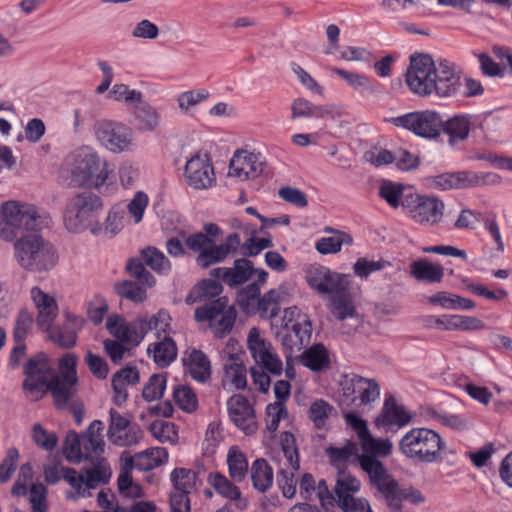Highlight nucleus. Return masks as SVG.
I'll use <instances>...</instances> for the list:
<instances>
[{
  "label": "nucleus",
  "instance_id": "f257e3e1",
  "mask_svg": "<svg viewBox=\"0 0 512 512\" xmlns=\"http://www.w3.org/2000/svg\"><path fill=\"white\" fill-rule=\"evenodd\" d=\"M0 238L13 241L14 258L17 264L29 272H47L58 262V252L53 244L36 233L49 221L47 215L38 214L34 205L7 201L0 209Z\"/></svg>",
  "mask_w": 512,
  "mask_h": 512
},
{
  "label": "nucleus",
  "instance_id": "f03ea898",
  "mask_svg": "<svg viewBox=\"0 0 512 512\" xmlns=\"http://www.w3.org/2000/svg\"><path fill=\"white\" fill-rule=\"evenodd\" d=\"M405 77L411 92L420 97H453L462 87V71L455 63L447 59L434 61L426 53L410 56Z\"/></svg>",
  "mask_w": 512,
  "mask_h": 512
},
{
  "label": "nucleus",
  "instance_id": "7ed1b4c3",
  "mask_svg": "<svg viewBox=\"0 0 512 512\" xmlns=\"http://www.w3.org/2000/svg\"><path fill=\"white\" fill-rule=\"evenodd\" d=\"M102 199L91 191H83L69 199L64 211V225L69 232L81 233L89 230L98 235L101 230L100 215L103 212Z\"/></svg>",
  "mask_w": 512,
  "mask_h": 512
},
{
  "label": "nucleus",
  "instance_id": "20e7f679",
  "mask_svg": "<svg viewBox=\"0 0 512 512\" xmlns=\"http://www.w3.org/2000/svg\"><path fill=\"white\" fill-rule=\"evenodd\" d=\"M31 298L38 310L37 326L48 333L49 339L63 349H70L76 345L78 332L67 325L52 327L58 315V305L53 297L35 286L31 289Z\"/></svg>",
  "mask_w": 512,
  "mask_h": 512
},
{
  "label": "nucleus",
  "instance_id": "39448f33",
  "mask_svg": "<svg viewBox=\"0 0 512 512\" xmlns=\"http://www.w3.org/2000/svg\"><path fill=\"white\" fill-rule=\"evenodd\" d=\"M398 448L409 460L431 464L441 461V451L445 448V442L432 429L412 428L399 440Z\"/></svg>",
  "mask_w": 512,
  "mask_h": 512
},
{
  "label": "nucleus",
  "instance_id": "423d86ee",
  "mask_svg": "<svg viewBox=\"0 0 512 512\" xmlns=\"http://www.w3.org/2000/svg\"><path fill=\"white\" fill-rule=\"evenodd\" d=\"M108 163L89 147H82L73 155L71 183L76 187L99 190L109 179Z\"/></svg>",
  "mask_w": 512,
  "mask_h": 512
},
{
  "label": "nucleus",
  "instance_id": "0eeeda50",
  "mask_svg": "<svg viewBox=\"0 0 512 512\" xmlns=\"http://www.w3.org/2000/svg\"><path fill=\"white\" fill-rule=\"evenodd\" d=\"M426 182L431 188L447 191L498 185L501 177L494 172L456 171L429 176Z\"/></svg>",
  "mask_w": 512,
  "mask_h": 512
},
{
  "label": "nucleus",
  "instance_id": "6e6552de",
  "mask_svg": "<svg viewBox=\"0 0 512 512\" xmlns=\"http://www.w3.org/2000/svg\"><path fill=\"white\" fill-rule=\"evenodd\" d=\"M195 320L198 322H209L215 337L223 339L231 333L237 311L234 306H228L226 297H218L195 309Z\"/></svg>",
  "mask_w": 512,
  "mask_h": 512
},
{
  "label": "nucleus",
  "instance_id": "1a4fd4ad",
  "mask_svg": "<svg viewBox=\"0 0 512 512\" xmlns=\"http://www.w3.org/2000/svg\"><path fill=\"white\" fill-rule=\"evenodd\" d=\"M389 122L425 139H437L443 129V118L435 110L409 112L393 117L389 119Z\"/></svg>",
  "mask_w": 512,
  "mask_h": 512
},
{
  "label": "nucleus",
  "instance_id": "9d476101",
  "mask_svg": "<svg viewBox=\"0 0 512 512\" xmlns=\"http://www.w3.org/2000/svg\"><path fill=\"white\" fill-rule=\"evenodd\" d=\"M402 207L415 222L434 226L442 220L445 205L437 197L409 192L402 200Z\"/></svg>",
  "mask_w": 512,
  "mask_h": 512
},
{
  "label": "nucleus",
  "instance_id": "9b49d317",
  "mask_svg": "<svg viewBox=\"0 0 512 512\" xmlns=\"http://www.w3.org/2000/svg\"><path fill=\"white\" fill-rule=\"evenodd\" d=\"M306 281L309 287L319 295H334L350 288V275L332 271L320 264L311 265L306 271Z\"/></svg>",
  "mask_w": 512,
  "mask_h": 512
},
{
  "label": "nucleus",
  "instance_id": "f8f14e48",
  "mask_svg": "<svg viewBox=\"0 0 512 512\" xmlns=\"http://www.w3.org/2000/svg\"><path fill=\"white\" fill-rule=\"evenodd\" d=\"M95 135L100 144L113 153L128 151L134 140L130 127L111 120L97 122Z\"/></svg>",
  "mask_w": 512,
  "mask_h": 512
},
{
  "label": "nucleus",
  "instance_id": "ddd939ff",
  "mask_svg": "<svg viewBox=\"0 0 512 512\" xmlns=\"http://www.w3.org/2000/svg\"><path fill=\"white\" fill-rule=\"evenodd\" d=\"M106 328L116 339L136 347L142 342L145 335L151 331V322L145 316L127 323L122 316L112 314L107 318Z\"/></svg>",
  "mask_w": 512,
  "mask_h": 512
},
{
  "label": "nucleus",
  "instance_id": "4468645a",
  "mask_svg": "<svg viewBox=\"0 0 512 512\" xmlns=\"http://www.w3.org/2000/svg\"><path fill=\"white\" fill-rule=\"evenodd\" d=\"M109 418L107 437L113 445L131 447L142 440L144 432L137 423H131L114 408H110Z\"/></svg>",
  "mask_w": 512,
  "mask_h": 512
},
{
  "label": "nucleus",
  "instance_id": "2eb2a0df",
  "mask_svg": "<svg viewBox=\"0 0 512 512\" xmlns=\"http://www.w3.org/2000/svg\"><path fill=\"white\" fill-rule=\"evenodd\" d=\"M184 175L188 185L196 190L212 187L215 182L214 168L207 153L198 152L185 165Z\"/></svg>",
  "mask_w": 512,
  "mask_h": 512
},
{
  "label": "nucleus",
  "instance_id": "dca6fc26",
  "mask_svg": "<svg viewBox=\"0 0 512 512\" xmlns=\"http://www.w3.org/2000/svg\"><path fill=\"white\" fill-rule=\"evenodd\" d=\"M26 379L23 388L31 393L42 394L45 392L47 380L53 375V368L49 358L43 352L31 357L24 365Z\"/></svg>",
  "mask_w": 512,
  "mask_h": 512
},
{
  "label": "nucleus",
  "instance_id": "f3484780",
  "mask_svg": "<svg viewBox=\"0 0 512 512\" xmlns=\"http://www.w3.org/2000/svg\"><path fill=\"white\" fill-rule=\"evenodd\" d=\"M227 411L233 424L246 435L257 430L255 410L246 396L234 394L227 400Z\"/></svg>",
  "mask_w": 512,
  "mask_h": 512
},
{
  "label": "nucleus",
  "instance_id": "a211bd4d",
  "mask_svg": "<svg viewBox=\"0 0 512 512\" xmlns=\"http://www.w3.org/2000/svg\"><path fill=\"white\" fill-rule=\"evenodd\" d=\"M183 239L186 251L196 254L197 266L206 269L214 265V240L203 232L187 233L184 230L179 232Z\"/></svg>",
  "mask_w": 512,
  "mask_h": 512
},
{
  "label": "nucleus",
  "instance_id": "6ab92c4d",
  "mask_svg": "<svg viewBox=\"0 0 512 512\" xmlns=\"http://www.w3.org/2000/svg\"><path fill=\"white\" fill-rule=\"evenodd\" d=\"M474 128H483L482 121L476 115L456 114L446 120L443 119L442 132L448 136L450 146L465 141Z\"/></svg>",
  "mask_w": 512,
  "mask_h": 512
},
{
  "label": "nucleus",
  "instance_id": "aec40b11",
  "mask_svg": "<svg viewBox=\"0 0 512 512\" xmlns=\"http://www.w3.org/2000/svg\"><path fill=\"white\" fill-rule=\"evenodd\" d=\"M265 165L258 155L237 151L230 161L228 175L241 180L253 179L263 173Z\"/></svg>",
  "mask_w": 512,
  "mask_h": 512
},
{
  "label": "nucleus",
  "instance_id": "412c9836",
  "mask_svg": "<svg viewBox=\"0 0 512 512\" xmlns=\"http://www.w3.org/2000/svg\"><path fill=\"white\" fill-rule=\"evenodd\" d=\"M78 382L79 380L51 375L46 382L45 392L51 393L57 409H66L74 401L78 391Z\"/></svg>",
  "mask_w": 512,
  "mask_h": 512
},
{
  "label": "nucleus",
  "instance_id": "4be33fe9",
  "mask_svg": "<svg viewBox=\"0 0 512 512\" xmlns=\"http://www.w3.org/2000/svg\"><path fill=\"white\" fill-rule=\"evenodd\" d=\"M358 459L361 468L369 475L371 484L379 493H390L395 486L394 478L388 474L383 463L374 455H360Z\"/></svg>",
  "mask_w": 512,
  "mask_h": 512
},
{
  "label": "nucleus",
  "instance_id": "5701e85b",
  "mask_svg": "<svg viewBox=\"0 0 512 512\" xmlns=\"http://www.w3.org/2000/svg\"><path fill=\"white\" fill-rule=\"evenodd\" d=\"M331 71L344 79L347 85L364 99H370L380 93V84L364 74L353 73L338 67H332Z\"/></svg>",
  "mask_w": 512,
  "mask_h": 512
},
{
  "label": "nucleus",
  "instance_id": "b1692460",
  "mask_svg": "<svg viewBox=\"0 0 512 512\" xmlns=\"http://www.w3.org/2000/svg\"><path fill=\"white\" fill-rule=\"evenodd\" d=\"M412 417L402 405H398L393 396L385 399L380 415L376 418L377 427H388L397 425L403 427L409 424Z\"/></svg>",
  "mask_w": 512,
  "mask_h": 512
},
{
  "label": "nucleus",
  "instance_id": "393cba45",
  "mask_svg": "<svg viewBox=\"0 0 512 512\" xmlns=\"http://www.w3.org/2000/svg\"><path fill=\"white\" fill-rule=\"evenodd\" d=\"M394 483L395 486L392 488L390 493H382V496L384 497L390 510L395 512H402V502L404 500L414 505H419L425 502L424 495L418 489L412 486L401 488L396 479H394Z\"/></svg>",
  "mask_w": 512,
  "mask_h": 512
},
{
  "label": "nucleus",
  "instance_id": "a878e982",
  "mask_svg": "<svg viewBox=\"0 0 512 512\" xmlns=\"http://www.w3.org/2000/svg\"><path fill=\"white\" fill-rule=\"evenodd\" d=\"M188 366V373L191 378L199 383H206L210 380L212 369L208 356L200 349L193 348L187 359H183Z\"/></svg>",
  "mask_w": 512,
  "mask_h": 512
},
{
  "label": "nucleus",
  "instance_id": "bb28decb",
  "mask_svg": "<svg viewBox=\"0 0 512 512\" xmlns=\"http://www.w3.org/2000/svg\"><path fill=\"white\" fill-rule=\"evenodd\" d=\"M410 275L419 282L440 283L444 277V268L432 263L428 258H420L410 263Z\"/></svg>",
  "mask_w": 512,
  "mask_h": 512
},
{
  "label": "nucleus",
  "instance_id": "cd10ccee",
  "mask_svg": "<svg viewBox=\"0 0 512 512\" xmlns=\"http://www.w3.org/2000/svg\"><path fill=\"white\" fill-rule=\"evenodd\" d=\"M306 322V325L303 327L290 328L289 330L283 329L279 333L281 344L286 350L285 354L292 356L294 349L300 351L309 343L312 335V324L311 321Z\"/></svg>",
  "mask_w": 512,
  "mask_h": 512
},
{
  "label": "nucleus",
  "instance_id": "c85d7f7f",
  "mask_svg": "<svg viewBox=\"0 0 512 512\" xmlns=\"http://www.w3.org/2000/svg\"><path fill=\"white\" fill-rule=\"evenodd\" d=\"M208 482L216 492L224 498L237 500V508L245 509L247 507L248 501L241 498L240 489L224 475L218 472L210 473L208 476Z\"/></svg>",
  "mask_w": 512,
  "mask_h": 512
},
{
  "label": "nucleus",
  "instance_id": "c756f323",
  "mask_svg": "<svg viewBox=\"0 0 512 512\" xmlns=\"http://www.w3.org/2000/svg\"><path fill=\"white\" fill-rule=\"evenodd\" d=\"M104 424L101 420H94L81 435L84 453L88 455H101L104 452L105 442L102 432Z\"/></svg>",
  "mask_w": 512,
  "mask_h": 512
},
{
  "label": "nucleus",
  "instance_id": "7c9ffc66",
  "mask_svg": "<svg viewBox=\"0 0 512 512\" xmlns=\"http://www.w3.org/2000/svg\"><path fill=\"white\" fill-rule=\"evenodd\" d=\"M147 353H153V360L160 368L168 367L177 357V346L171 337L150 344Z\"/></svg>",
  "mask_w": 512,
  "mask_h": 512
},
{
  "label": "nucleus",
  "instance_id": "2f4dec72",
  "mask_svg": "<svg viewBox=\"0 0 512 512\" xmlns=\"http://www.w3.org/2000/svg\"><path fill=\"white\" fill-rule=\"evenodd\" d=\"M135 128L142 132L154 131L160 122L159 114L149 103H140L133 108Z\"/></svg>",
  "mask_w": 512,
  "mask_h": 512
},
{
  "label": "nucleus",
  "instance_id": "473e14b6",
  "mask_svg": "<svg viewBox=\"0 0 512 512\" xmlns=\"http://www.w3.org/2000/svg\"><path fill=\"white\" fill-rule=\"evenodd\" d=\"M300 361L313 372H320L330 365L328 350L321 343L314 344L306 349L301 355Z\"/></svg>",
  "mask_w": 512,
  "mask_h": 512
},
{
  "label": "nucleus",
  "instance_id": "72a5a7b5",
  "mask_svg": "<svg viewBox=\"0 0 512 512\" xmlns=\"http://www.w3.org/2000/svg\"><path fill=\"white\" fill-rule=\"evenodd\" d=\"M223 291L221 283L213 279H204L195 285L185 298L187 305H192L202 300L218 297Z\"/></svg>",
  "mask_w": 512,
  "mask_h": 512
},
{
  "label": "nucleus",
  "instance_id": "f704fd0d",
  "mask_svg": "<svg viewBox=\"0 0 512 512\" xmlns=\"http://www.w3.org/2000/svg\"><path fill=\"white\" fill-rule=\"evenodd\" d=\"M330 306L332 314L340 321L357 316L350 288L331 297Z\"/></svg>",
  "mask_w": 512,
  "mask_h": 512
},
{
  "label": "nucleus",
  "instance_id": "c9c22d12",
  "mask_svg": "<svg viewBox=\"0 0 512 512\" xmlns=\"http://www.w3.org/2000/svg\"><path fill=\"white\" fill-rule=\"evenodd\" d=\"M251 480L253 487L260 491H267L273 484V469L268 462L259 458L251 466Z\"/></svg>",
  "mask_w": 512,
  "mask_h": 512
},
{
  "label": "nucleus",
  "instance_id": "e433bc0d",
  "mask_svg": "<svg viewBox=\"0 0 512 512\" xmlns=\"http://www.w3.org/2000/svg\"><path fill=\"white\" fill-rule=\"evenodd\" d=\"M331 114V109L326 105H314L304 98H297L291 105V117L296 118H323Z\"/></svg>",
  "mask_w": 512,
  "mask_h": 512
},
{
  "label": "nucleus",
  "instance_id": "4c0bfd02",
  "mask_svg": "<svg viewBox=\"0 0 512 512\" xmlns=\"http://www.w3.org/2000/svg\"><path fill=\"white\" fill-rule=\"evenodd\" d=\"M225 378L238 390L247 387L246 367L236 354H229L224 364Z\"/></svg>",
  "mask_w": 512,
  "mask_h": 512
},
{
  "label": "nucleus",
  "instance_id": "58836bf2",
  "mask_svg": "<svg viewBox=\"0 0 512 512\" xmlns=\"http://www.w3.org/2000/svg\"><path fill=\"white\" fill-rule=\"evenodd\" d=\"M254 273L253 263L246 259L240 258L234 261L231 268H227L225 283L230 287H235L245 283Z\"/></svg>",
  "mask_w": 512,
  "mask_h": 512
},
{
  "label": "nucleus",
  "instance_id": "ea45409f",
  "mask_svg": "<svg viewBox=\"0 0 512 512\" xmlns=\"http://www.w3.org/2000/svg\"><path fill=\"white\" fill-rule=\"evenodd\" d=\"M174 490L191 494L197 489L198 473L187 468H175L170 474Z\"/></svg>",
  "mask_w": 512,
  "mask_h": 512
},
{
  "label": "nucleus",
  "instance_id": "a19ab883",
  "mask_svg": "<svg viewBox=\"0 0 512 512\" xmlns=\"http://www.w3.org/2000/svg\"><path fill=\"white\" fill-rule=\"evenodd\" d=\"M63 451L66 459L70 462L80 463L83 460L93 462V457L84 453L81 435L70 431L65 438Z\"/></svg>",
  "mask_w": 512,
  "mask_h": 512
},
{
  "label": "nucleus",
  "instance_id": "79ce46f5",
  "mask_svg": "<svg viewBox=\"0 0 512 512\" xmlns=\"http://www.w3.org/2000/svg\"><path fill=\"white\" fill-rule=\"evenodd\" d=\"M229 476L236 482H242L248 473V461L237 446H232L227 455Z\"/></svg>",
  "mask_w": 512,
  "mask_h": 512
},
{
  "label": "nucleus",
  "instance_id": "37998d69",
  "mask_svg": "<svg viewBox=\"0 0 512 512\" xmlns=\"http://www.w3.org/2000/svg\"><path fill=\"white\" fill-rule=\"evenodd\" d=\"M144 263L158 274L167 275L172 268L170 260L162 251L153 246H148L141 251Z\"/></svg>",
  "mask_w": 512,
  "mask_h": 512
},
{
  "label": "nucleus",
  "instance_id": "c03bdc74",
  "mask_svg": "<svg viewBox=\"0 0 512 512\" xmlns=\"http://www.w3.org/2000/svg\"><path fill=\"white\" fill-rule=\"evenodd\" d=\"M335 408L323 399H317L311 403L308 417L317 430H328L327 421Z\"/></svg>",
  "mask_w": 512,
  "mask_h": 512
},
{
  "label": "nucleus",
  "instance_id": "a18cd8bd",
  "mask_svg": "<svg viewBox=\"0 0 512 512\" xmlns=\"http://www.w3.org/2000/svg\"><path fill=\"white\" fill-rule=\"evenodd\" d=\"M352 237L344 232H336L332 236L322 237L316 243V250L323 255L337 253L342 245L352 244Z\"/></svg>",
  "mask_w": 512,
  "mask_h": 512
},
{
  "label": "nucleus",
  "instance_id": "49530a36",
  "mask_svg": "<svg viewBox=\"0 0 512 512\" xmlns=\"http://www.w3.org/2000/svg\"><path fill=\"white\" fill-rule=\"evenodd\" d=\"M407 194L403 184L390 180H382L379 187V196L393 208L402 206V200Z\"/></svg>",
  "mask_w": 512,
  "mask_h": 512
},
{
  "label": "nucleus",
  "instance_id": "de8ad7c7",
  "mask_svg": "<svg viewBox=\"0 0 512 512\" xmlns=\"http://www.w3.org/2000/svg\"><path fill=\"white\" fill-rule=\"evenodd\" d=\"M173 399L176 405L187 413H192L197 409V396L194 390L188 386H176L173 390Z\"/></svg>",
  "mask_w": 512,
  "mask_h": 512
},
{
  "label": "nucleus",
  "instance_id": "09e8293b",
  "mask_svg": "<svg viewBox=\"0 0 512 512\" xmlns=\"http://www.w3.org/2000/svg\"><path fill=\"white\" fill-rule=\"evenodd\" d=\"M167 379L163 374H153L148 379L142 390V397L147 402L163 397L166 390Z\"/></svg>",
  "mask_w": 512,
  "mask_h": 512
},
{
  "label": "nucleus",
  "instance_id": "8fccbe9b",
  "mask_svg": "<svg viewBox=\"0 0 512 512\" xmlns=\"http://www.w3.org/2000/svg\"><path fill=\"white\" fill-rule=\"evenodd\" d=\"M84 484L87 489H95L99 483L106 484L111 477V471L104 459L98 460L94 468L86 471Z\"/></svg>",
  "mask_w": 512,
  "mask_h": 512
},
{
  "label": "nucleus",
  "instance_id": "3c124183",
  "mask_svg": "<svg viewBox=\"0 0 512 512\" xmlns=\"http://www.w3.org/2000/svg\"><path fill=\"white\" fill-rule=\"evenodd\" d=\"M114 289L121 297L129 299L135 303H141L146 298V290L131 280L115 283Z\"/></svg>",
  "mask_w": 512,
  "mask_h": 512
},
{
  "label": "nucleus",
  "instance_id": "603ef678",
  "mask_svg": "<svg viewBox=\"0 0 512 512\" xmlns=\"http://www.w3.org/2000/svg\"><path fill=\"white\" fill-rule=\"evenodd\" d=\"M279 293L275 289L269 290L258 299L257 308L264 318H274L280 311L278 303Z\"/></svg>",
  "mask_w": 512,
  "mask_h": 512
},
{
  "label": "nucleus",
  "instance_id": "864d4df0",
  "mask_svg": "<svg viewBox=\"0 0 512 512\" xmlns=\"http://www.w3.org/2000/svg\"><path fill=\"white\" fill-rule=\"evenodd\" d=\"M143 259L131 258L128 260L126 269L128 273L138 280V282L147 287H152L155 284L154 276L145 268Z\"/></svg>",
  "mask_w": 512,
  "mask_h": 512
},
{
  "label": "nucleus",
  "instance_id": "5fc2aeb1",
  "mask_svg": "<svg viewBox=\"0 0 512 512\" xmlns=\"http://www.w3.org/2000/svg\"><path fill=\"white\" fill-rule=\"evenodd\" d=\"M390 265V262L384 259L373 261L368 260L365 257H361L354 263L353 271L356 276L366 279L370 274L380 271Z\"/></svg>",
  "mask_w": 512,
  "mask_h": 512
},
{
  "label": "nucleus",
  "instance_id": "6e6d98bb",
  "mask_svg": "<svg viewBox=\"0 0 512 512\" xmlns=\"http://www.w3.org/2000/svg\"><path fill=\"white\" fill-rule=\"evenodd\" d=\"M240 243L241 238L237 233L229 234L225 241L219 245L214 243V264L224 261L230 253H235Z\"/></svg>",
  "mask_w": 512,
  "mask_h": 512
},
{
  "label": "nucleus",
  "instance_id": "4d7b16f0",
  "mask_svg": "<svg viewBox=\"0 0 512 512\" xmlns=\"http://www.w3.org/2000/svg\"><path fill=\"white\" fill-rule=\"evenodd\" d=\"M34 323L32 312L23 308L19 311L13 330L14 341H24Z\"/></svg>",
  "mask_w": 512,
  "mask_h": 512
},
{
  "label": "nucleus",
  "instance_id": "13d9d810",
  "mask_svg": "<svg viewBox=\"0 0 512 512\" xmlns=\"http://www.w3.org/2000/svg\"><path fill=\"white\" fill-rule=\"evenodd\" d=\"M260 298V287L258 282L248 284L237 294V304L243 310L248 312L250 307Z\"/></svg>",
  "mask_w": 512,
  "mask_h": 512
},
{
  "label": "nucleus",
  "instance_id": "bf43d9fd",
  "mask_svg": "<svg viewBox=\"0 0 512 512\" xmlns=\"http://www.w3.org/2000/svg\"><path fill=\"white\" fill-rule=\"evenodd\" d=\"M32 438L37 446L47 451H52L58 442L56 434L48 432L41 424H34Z\"/></svg>",
  "mask_w": 512,
  "mask_h": 512
},
{
  "label": "nucleus",
  "instance_id": "052dcab7",
  "mask_svg": "<svg viewBox=\"0 0 512 512\" xmlns=\"http://www.w3.org/2000/svg\"><path fill=\"white\" fill-rule=\"evenodd\" d=\"M47 488L42 483H33L29 490V501L33 512H46Z\"/></svg>",
  "mask_w": 512,
  "mask_h": 512
},
{
  "label": "nucleus",
  "instance_id": "680f3d73",
  "mask_svg": "<svg viewBox=\"0 0 512 512\" xmlns=\"http://www.w3.org/2000/svg\"><path fill=\"white\" fill-rule=\"evenodd\" d=\"M283 453L292 466L297 471L300 468L298 450L295 447V439L292 433L284 432L281 439Z\"/></svg>",
  "mask_w": 512,
  "mask_h": 512
},
{
  "label": "nucleus",
  "instance_id": "e2e57ef3",
  "mask_svg": "<svg viewBox=\"0 0 512 512\" xmlns=\"http://www.w3.org/2000/svg\"><path fill=\"white\" fill-rule=\"evenodd\" d=\"M209 97L206 89L190 90L181 93L178 96V105L182 111H188L190 107L197 105Z\"/></svg>",
  "mask_w": 512,
  "mask_h": 512
},
{
  "label": "nucleus",
  "instance_id": "0e129e2a",
  "mask_svg": "<svg viewBox=\"0 0 512 512\" xmlns=\"http://www.w3.org/2000/svg\"><path fill=\"white\" fill-rule=\"evenodd\" d=\"M288 412L285 405H281L280 403H269L266 406V416H267V430L269 432H275L282 418L287 416Z\"/></svg>",
  "mask_w": 512,
  "mask_h": 512
},
{
  "label": "nucleus",
  "instance_id": "69168bd1",
  "mask_svg": "<svg viewBox=\"0 0 512 512\" xmlns=\"http://www.w3.org/2000/svg\"><path fill=\"white\" fill-rule=\"evenodd\" d=\"M159 35V28L148 19L139 21L131 32L133 38L154 40Z\"/></svg>",
  "mask_w": 512,
  "mask_h": 512
},
{
  "label": "nucleus",
  "instance_id": "338daca9",
  "mask_svg": "<svg viewBox=\"0 0 512 512\" xmlns=\"http://www.w3.org/2000/svg\"><path fill=\"white\" fill-rule=\"evenodd\" d=\"M398 169L403 171H411L420 165V159L417 155L399 148L395 150V161Z\"/></svg>",
  "mask_w": 512,
  "mask_h": 512
},
{
  "label": "nucleus",
  "instance_id": "774afa93",
  "mask_svg": "<svg viewBox=\"0 0 512 512\" xmlns=\"http://www.w3.org/2000/svg\"><path fill=\"white\" fill-rule=\"evenodd\" d=\"M278 195L286 202L293 204L298 208H304L308 205L305 193L298 188L290 186L282 187L279 189Z\"/></svg>",
  "mask_w": 512,
  "mask_h": 512
}]
</instances>
